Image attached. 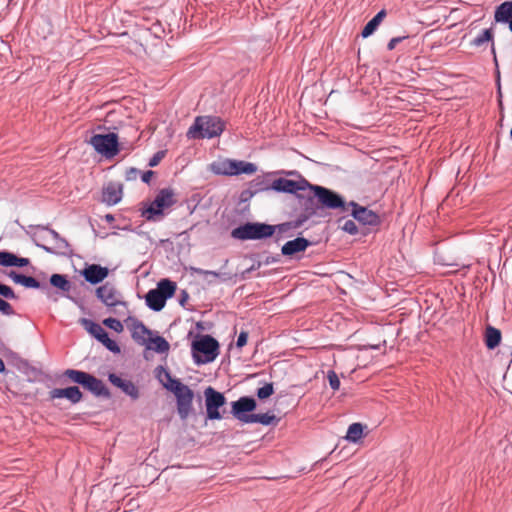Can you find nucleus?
Returning a JSON list of instances; mask_svg holds the SVG:
<instances>
[{"mask_svg": "<svg viewBox=\"0 0 512 512\" xmlns=\"http://www.w3.org/2000/svg\"><path fill=\"white\" fill-rule=\"evenodd\" d=\"M175 291V282L169 279H162L159 281L156 289H152L146 294V304L150 309L160 311L165 306L166 300L171 298Z\"/></svg>", "mask_w": 512, "mask_h": 512, "instance_id": "423d86ee", "label": "nucleus"}, {"mask_svg": "<svg viewBox=\"0 0 512 512\" xmlns=\"http://www.w3.org/2000/svg\"><path fill=\"white\" fill-rule=\"evenodd\" d=\"M50 283L63 292H69L71 289V283L65 275L53 274L50 277Z\"/></svg>", "mask_w": 512, "mask_h": 512, "instance_id": "c756f323", "label": "nucleus"}, {"mask_svg": "<svg viewBox=\"0 0 512 512\" xmlns=\"http://www.w3.org/2000/svg\"><path fill=\"white\" fill-rule=\"evenodd\" d=\"M364 426L361 423H353L349 426L346 439L350 442H357L363 436Z\"/></svg>", "mask_w": 512, "mask_h": 512, "instance_id": "7c9ffc66", "label": "nucleus"}, {"mask_svg": "<svg viewBox=\"0 0 512 512\" xmlns=\"http://www.w3.org/2000/svg\"><path fill=\"white\" fill-rule=\"evenodd\" d=\"M80 385L97 396H107L109 394L103 382L89 373L85 374Z\"/></svg>", "mask_w": 512, "mask_h": 512, "instance_id": "a211bd4d", "label": "nucleus"}, {"mask_svg": "<svg viewBox=\"0 0 512 512\" xmlns=\"http://www.w3.org/2000/svg\"><path fill=\"white\" fill-rule=\"evenodd\" d=\"M311 185L312 184L305 179L294 181L286 178H279L273 181L272 188L279 192L296 193L307 188L310 189Z\"/></svg>", "mask_w": 512, "mask_h": 512, "instance_id": "ddd939ff", "label": "nucleus"}, {"mask_svg": "<svg viewBox=\"0 0 512 512\" xmlns=\"http://www.w3.org/2000/svg\"><path fill=\"white\" fill-rule=\"evenodd\" d=\"M501 342V332L499 329L488 326L485 332V344L488 349L496 348Z\"/></svg>", "mask_w": 512, "mask_h": 512, "instance_id": "bb28decb", "label": "nucleus"}, {"mask_svg": "<svg viewBox=\"0 0 512 512\" xmlns=\"http://www.w3.org/2000/svg\"><path fill=\"white\" fill-rule=\"evenodd\" d=\"M132 338L137 343L146 345L151 338V331L142 322H135L132 327Z\"/></svg>", "mask_w": 512, "mask_h": 512, "instance_id": "b1692460", "label": "nucleus"}, {"mask_svg": "<svg viewBox=\"0 0 512 512\" xmlns=\"http://www.w3.org/2000/svg\"><path fill=\"white\" fill-rule=\"evenodd\" d=\"M310 245V242L303 237H298L294 240L287 241L281 249L285 256H293L296 253L305 251Z\"/></svg>", "mask_w": 512, "mask_h": 512, "instance_id": "6ab92c4d", "label": "nucleus"}, {"mask_svg": "<svg viewBox=\"0 0 512 512\" xmlns=\"http://www.w3.org/2000/svg\"><path fill=\"white\" fill-rule=\"evenodd\" d=\"M99 342H101L108 350L112 352H120L119 346L114 340L109 338L108 333H106Z\"/></svg>", "mask_w": 512, "mask_h": 512, "instance_id": "58836bf2", "label": "nucleus"}, {"mask_svg": "<svg viewBox=\"0 0 512 512\" xmlns=\"http://www.w3.org/2000/svg\"><path fill=\"white\" fill-rule=\"evenodd\" d=\"M109 381L116 387L120 388L124 393L131 396L133 399L138 398L139 391L138 388L134 385V383L130 380L122 379L121 377L110 374Z\"/></svg>", "mask_w": 512, "mask_h": 512, "instance_id": "aec40b11", "label": "nucleus"}, {"mask_svg": "<svg viewBox=\"0 0 512 512\" xmlns=\"http://www.w3.org/2000/svg\"><path fill=\"white\" fill-rule=\"evenodd\" d=\"M153 175L154 172L151 170L144 172L142 175V181L145 183H149Z\"/></svg>", "mask_w": 512, "mask_h": 512, "instance_id": "de8ad7c7", "label": "nucleus"}, {"mask_svg": "<svg viewBox=\"0 0 512 512\" xmlns=\"http://www.w3.org/2000/svg\"><path fill=\"white\" fill-rule=\"evenodd\" d=\"M5 370V364L3 362V360L0 358V372H4Z\"/></svg>", "mask_w": 512, "mask_h": 512, "instance_id": "8fccbe9b", "label": "nucleus"}, {"mask_svg": "<svg viewBox=\"0 0 512 512\" xmlns=\"http://www.w3.org/2000/svg\"><path fill=\"white\" fill-rule=\"evenodd\" d=\"M247 339H248V333L242 331L239 334L237 342H236L237 347L242 348L243 346H245L247 343Z\"/></svg>", "mask_w": 512, "mask_h": 512, "instance_id": "a18cd8bd", "label": "nucleus"}, {"mask_svg": "<svg viewBox=\"0 0 512 512\" xmlns=\"http://www.w3.org/2000/svg\"><path fill=\"white\" fill-rule=\"evenodd\" d=\"M351 208V215L355 220L364 224L375 226L380 223L379 216L372 210L360 206L358 203L351 201L348 203V210Z\"/></svg>", "mask_w": 512, "mask_h": 512, "instance_id": "9b49d317", "label": "nucleus"}, {"mask_svg": "<svg viewBox=\"0 0 512 512\" xmlns=\"http://www.w3.org/2000/svg\"><path fill=\"white\" fill-rule=\"evenodd\" d=\"M176 203L175 193L171 188L161 189L155 199L143 211V216L149 221L160 220L166 209Z\"/></svg>", "mask_w": 512, "mask_h": 512, "instance_id": "7ed1b4c3", "label": "nucleus"}, {"mask_svg": "<svg viewBox=\"0 0 512 512\" xmlns=\"http://www.w3.org/2000/svg\"><path fill=\"white\" fill-rule=\"evenodd\" d=\"M203 274L205 275H212L214 277H218L219 274L217 272H214V271H203Z\"/></svg>", "mask_w": 512, "mask_h": 512, "instance_id": "09e8293b", "label": "nucleus"}, {"mask_svg": "<svg viewBox=\"0 0 512 512\" xmlns=\"http://www.w3.org/2000/svg\"><path fill=\"white\" fill-rule=\"evenodd\" d=\"M310 190L314 192L318 203L327 209H339L341 212L348 211V203L336 192L319 185H311Z\"/></svg>", "mask_w": 512, "mask_h": 512, "instance_id": "6e6552de", "label": "nucleus"}, {"mask_svg": "<svg viewBox=\"0 0 512 512\" xmlns=\"http://www.w3.org/2000/svg\"><path fill=\"white\" fill-rule=\"evenodd\" d=\"M206 416L210 420H220L222 415L219 408L225 405L226 398L221 392L209 386L204 390Z\"/></svg>", "mask_w": 512, "mask_h": 512, "instance_id": "9d476101", "label": "nucleus"}, {"mask_svg": "<svg viewBox=\"0 0 512 512\" xmlns=\"http://www.w3.org/2000/svg\"><path fill=\"white\" fill-rule=\"evenodd\" d=\"M225 129V123L217 116H198L193 125L187 131L190 139L214 138L221 135Z\"/></svg>", "mask_w": 512, "mask_h": 512, "instance_id": "f257e3e1", "label": "nucleus"}, {"mask_svg": "<svg viewBox=\"0 0 512 512\" xmlns=\"http://www.w3.org/2000/svg\"><path fill=\"white\" fill-rule=\"evenodd\" d=\"M146 346L148 349L154 350L158 353H164L169 350V343L161 336H151Z\"/></svg>", "mask_w": 512, "mask_h": 512, "instance_id": "c85d7f7f", "label": "nucleus"}, {"mask_svg": "<svg viewBox=\"0 0 512 512\" xmlns=\"http://www.w3.org/2000/svg\"><path fill=\"white\" fill-rule=\"evenodd\" d=\"M275 227L265 223H246L231 231V236L238 240H259L274 234Z\"/></svg>", "mask_w": 512, "mask_h": 512, "instance_id": "39448f33", "label": "nucleus"}, {"mask_svg": "<svg viewBox=\"0 0 512 512\" xmlns=\"http://www.w3.org/2000/svg\"><path fill=\"white\" fill-rule=\"evenodd\" d=\"M328 381H329V385L330 387L336 391L340 388V380H339V377L338 375L336 374L335 371H328Z\"/></svg>", "mask_w": 512, "mask_h": 512, "instance_id": "ea45409f", "label": "nucleus"}, {"mask_svg": "<svg viewBox=\"0 0 512 512\" xmlns=\"http://www.w3.org/2000/svg\"><path fill=\"white\" fill-rule=\"evenodd\" d=\"M123 194V186L120 183H108L103 189V201L108 205L117 204Z\"/></svg>", "mask_w": 512, "mask_h": 512, "instance_id": "dca6fc26", "label": "nucleus"}, {"mask_svg": "<svg viewBox=\"0 0 512 512\" xmlns=\"http://www.w3.org/2000/svg\"><path fill=\"white\" fill-rule=\"evenodd\" d=\"M510 137L512 138V127H511V130H510Z\"/></svg>", "mask_w": 512, "mask_h": 512, "instance_id": "5fc2aeb1", "label": "nucleus"}, {"mask_svg": "<svg viewBox=\"0 0 512 512\" xmlns=\"http://www.w3.org/2000/svg\"><path fill=\"white\" fill-rule=\"evenodd\" d=\"M492 53H493V55H494V60H495V62H497L496 53H495V48H494V44H492Z\"/></svg>", "mask_w": 512, "mask_h": 512, "instance_id": "3c124183", "label": "nucleus"}, {"mask_svg": "<svg viewBox=\"0 0 512 512\" xmlns=\"http://www.w3.org/2000/svg\"><path fill=\"white\" fill-rule=\"evenodd\" d=\"M0 295L7 299H17L13 289L7 285L0 283Z\"/></svg>", "mask_w": 512, "mask_h": 512, "instance_id": "79ce46f5", "label": "nucleus"}, {"mask_svg": "<svg viewBox=\"0 0 512 512\" xmlns=\"http://www.w3.org/2000/svg\"><path fill=\"white\" fill-rule=\"evenodd\" d=\"M386 16V11H379L363 28L361 35L366 38L373 34Z\"/></svg>", "mask_w": 512, "mask_h": 512, "instance_id": "cd10ccee", "label": "nucleus"}, {"mask_svg": "<svg viewBox=\"0 0 512 512\" xmlns=\"http://www.w3.org/2000/svg\"><path fill=\"white\" fill-rule=\"evenodd\" d=\"M60 242H61V244H63V245H66V242H65V240H63V239H60Z\"/></svg>", "mask_w": 512, "mask_h": 512, "instance_id": "864d4df0", "label": "nucleus"}, {"mask_svg": "<svg viewBox=\"0 0 512 512\" xmlns=\"http://www.w3.org/2000/svg\"><path fill=\"white\" fill-rule=\"evenodd\" d=\"M341 228L343 231L349 233L350 235H355L358 233V227L353 220H346Z\"/></svg>", "mask_w": 512, "mask_h": 512, "instance_id": "a19ab883", "label": "nucleus"}, {"mask_svg": "<svg viewBox=\"0 0 512 512\" xmlns=\"http://www.w3.org/2000/svg\"><path fill=\"white\" fill-rule=\"evenodd\" d=\"M96 295L113 313L119 316L127 314V303L122 300L121 293L112 284L107 282L98 287Z\"/></svg>", "mask_w": 512, "mask_h": 512, "instance_id": "20e7f679", "label": "nucleus"}, {"mask_svg": "<svg viewBox=\"0 0 512 512\" xmlns=\"http://www.w3.org/2000/svg\"><path fill=\"white\" fill-rule=\"evenodd\" d=\"M103 324L117 333H121L124 329L123 324L115 318H106L103 320Z\"/></svg>", "mask_w": 512, "mask_h": 512, "instance_id": "e433bc0d", "label": "nucleus"}, {"mask_svg": "<svg viewBox=\"0 0 512 512\" xmlns=\"http://www.w3.org/2000/svg\"><path fill=\"white\" fill-rule=\"evenodd\" d=\"M89 143L93 148L107 158L115 156L118 149V136L115 133L96 134L91 137Z\"/></svg>", "mask_w": 512, "mask_h": 512, "instance_id": "1a4fd4ad", "label": "nucleus"}, {"mask_svg": "<svg viewBox=\"0 0 512 512\" xmlns=\"http://www.w3.org/2000/svg\"><path fill=\"white\" fill-rule=\"evenodd\" d=\"M404 38L405 37H394V38H392L389 41L388 45H387L388 50H393L396 47V45L398 43H400Z\"/></svg>", "mask_w": 512, "mask_h": 512, "instance_id": "49530a36", "label": "nucleus"}, {"mask_svg": "<svg viewBox=\"0 0 512 512\" xmlns=\"http://www.w3.org/2000/svg\"><path fill=\"white\" fill-rule=\"evenodd\" d=\"M86 372L74 369H67L64 375L72 382L81 384Z\"/></svg>", "mask_w": 512, "mask_h": 512, "instance_id": "f704fd0d", "label": "nucleus"}, {"mask_svg": "<svg viewBox=\"0 0 512 512\" xmlns=\"http://www.w3.org/2000/svg\"><path fill=\"white\" fill-rule=\"evenodd\" d=\"M164 157V152L159 151L157 152L149 161V166L154 167L159 164L161 159Z\"/></svg>", "mask_w": 512, "mask_h": 512, "instance_id": "c03bdc74", "label": "nucleus"}, {"mask_svg": "<svg viewBox=\"0 0 512 512\" xmlns=\"http://www.w3.org/2000/svg\"><path fill=\"white\" fill-rule=\"evenodd\" d=\"M233 170L235 171L234 175H240V174L251 175L257 171V167L253 163L236 160V165Z\"/></svg>", "mask_w": 512, "mask_h": 512, "instance_id": "2f4dec72", "label": "nucleus"}, {"mask_svg": "<svg viewBox=\"0 0 512 512\" xmlns=\"http://www.w3.org/2000/svg\"><path fill=\"white\" fill-rule=\"evenodd\" d=\"M493 40V32L492 29H485L483 32L478 35L473 41L472 45L476 47L482 46L484 43L492 41Z\"/></svg>", "mask_w": 512, "mask_h": 512, "instance_id": "72a5a7b5", "label": "nucleus"}, {"mask_svg": "<svg viewBox=\"0 0 512 512\" xmlns=\"http://www.w3.org/2000/svg\"><path fill=\"white\" fill-rule=\"evenodd\" d=\"M494 19L496 22L508 23L512 32V2L507 1L496 8Z\"/></svg>", "mask_w": 512, "mask_h": 512, "instance_id": "5701e85b", "label": "nucleus"}, {"mask_svg": "<svg viewBox=\"0 0 512 512\" xmlns=\"http://www.w3.org/2000/svg\"><path fill=\"white\" fill-rule=\"evenodd\" d=\"M108 269L97 264L87 266L83 271L82 275L86 281L91 284H98L102 282L108 276Z\"/></svg>", "mask_w": 512, "mask_h": 512, "instance_id": "2eb2a0df", "label": "nucleus"}, {"mask_svg": "<svg viewBox=\"0 0 512 512\" xmlns=\"http://www.w3.org/2000/svg\"><path fill=\"white\" fill-rule=\"evenodd\" d=\"M51 234H52V236H53L54 238H57V239L59 238L58 233H56L55 231H51Z\"/></svg>", "mask_w": 512, "mask_h": 512, "instance_id": "603ef678", "label": "nucleus"}, {"mask_svg": "<svg viewBox=\"0 0 512 512\" xmlns=\"http://www.w3.org/2000/svg\"><path fill=\"white\" fill-rule=\"evenodd\" d=\"M276 420L275 415L264 413V414H249L248 423H260L263 425H270Z\"/></svg>", "mask_w": 512, "mask_h": 512, "instance_id": "473e14b6", "label": "nucleus"}, {"mask_svg": "<svg viewBox=\"0 0 512 512\" xmlns=\"http://www.w3.org/2000/svg\"><path fill=\"white\" fill-rule=\"evenodd\" d=\"M231 412L239 421L248 423L249 414L256 408V401L251 397H241L232 402Z\"/></svg>", "mask_w": 512, "mask_h": 512, "instance_id": "f8f14e48", "label": "nucleus"}, {"mask_svg": "<svg viewBox=\"0 0 512 512\" xmlns=\"http://www.w3.org/2000/svg\"><path fill=\"white\" fill-rule=\"evenodd\" d=\"M50 399L66 398L72 403H78L82 399V392L77 386L67 388H55L49 392Z\"/></svg>", "mask_w": 512, "mask_h": 512, "instance_id": "4468645a", "label": "nucleus"}, {"mask_svg": "<svg viewBox=\"0 0 512 512\" xmlns=\"http://www.w3.org/2000/svg\"><path fill=\"white\" fill-rule=\"evenodd\" d=\"M219 344L211 336L205 335L192 343L193 357L196 363H208L218 356Z\"/></svg>", "mask_w": 512, "mask_h": 512, "instance_id": "0eeeda50", "label": "nucleus"}, {"mask_svg": "<svg viewBox=\"0 0 512 512\" xmlns=\"http://www.w3.org/2000/svg\"><path fill=\"white\" fill-rule=\"evenodd\" d=\"M273 393L274 388L272 383H267L257 390V396L259 399H266L270 397Z\"/></svg>", "mask_w": 512, "mask_h": 512, "instance_id": "4c0bfd02", "label": "nucleus"}, {"mask_svg": "<svg viewBox=\"0 0 512 512\" xmlns=\"http://www.w3.org/2000/svg\"><path fill=\"white\" fill-rule=\"evenodd\" d=\"M236 165V160L221 159L214 161L210 165V169L217 175L233 176L235 171L233 170Z\"/></svg>", "mask_w": 512, "mask_h": 512, "instance_id": "4be33fe9", "label": "nucleus"}, {"mask_svg": "<svg viewBox=\"0 0 512 512\" xmlns=\"http://www.w3.org/2000/svg\"><path fill=\"white\" fill-rule=\"evenodd\" d=\"M169 384L166 388L173 392L177 402V412L182 420L188 418L193 410L194 392L179 379H172L169 374Z\"/></svg>", "mask_w": 512, "mask_h": 512, "instance_id": "f03ea898", "label": "nucleus"}, {"mask_svg": "<svg viewBox=\"0 0 512 512\" xmlns=\"http://www.w3.org/2000/svg\"><path fill=\"white\" fill-rule=\"evenodd\" d=\"M80 385L97 396H107L109 394L103 382L89 373L85 374Z\"/></svg>", "mask_w": 512, "mask_h": 512, "instance_id": "f3484780", "label": "nucleus"}, {"mask_svg": "<svg viewBox=\"0 0 512 512\" xmlns=\"http://www.w3.org/2000/svg\"><path fill=\"white\" fill-rule=\"evenodd\" d=\"M123 46H125V48L133 54H140L142 51H144L143 45L132 38H129L126 43L123 44Z\"/></svg>", "mask_w": 512, "mask_h": 512, "instance_id": "c9c22d12", "label": "nucleus"}, {"mask_svg": "<svg viewBox=\"0 0 512 512\" xmlns=\"http://www.w3.org/2000/svg\"><path fill=\"white\" fill-rule=\"evenodd\" d=\"M79 323L84 327V329L88 333H90L98 341H100L104 337V335L107 333L100 324L95 323L90 319L81 318V319H79Z\"/></svg>", "mask_w": 512, "mask_h": 512, "instance_id": "393cba45", "label": "nucleus"}, {"mask_svg": "<svg viewBox=\"0 0 512 512\" xmlns=\"http://www.w3.org/2000/svg\"><path fill=\"white\" fill-rule=\"evenodd\" d=\"M8 276L14 283L23 285L26 288H40V283L34 277L22 275L15 271H10Z\"/></svg>", "mask_w": 512, "mask_h": 512, "instance_id": "a878e982", "label": "nucleus"}, {"mask_svg": "<svg viewBox=\"0 0 512 512\" xmlns=\"http://www.w3.org/2000/svg\"><path fill=\"white\" fill-rule=\"evenodd\" d=\"M29 264L30 260L28 258L18 257L17 255L8 251H0V266L24 267Z\"/></svg>", "mask_w": 512, "mask_h": 512, "instance_id": "412c9836", "label": "nucleus"}, {"mask_svg": "<svg viewBox=\"0 0 512 512\" xmlns=\"http://www.w3.org/2000/svg\"><path fill=\"white\" fill-rule=\"evenodd\" d=\"M0 312H2L4 315H14L15 312L13 310V307L10 303L0 298Z\"/></svg>", "mask_w": 512, "mask_h": 512, "instance_id": "37998d69", "label": "nucleus"}]
</instances>
